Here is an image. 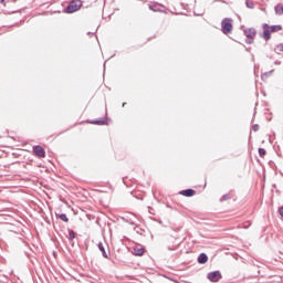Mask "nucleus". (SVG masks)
Here are the masks:
<instances>
[{"label": "nucleus", "instance_id": "obj_1", "mask_svg": "<svg viewBox=\"0 0 283 283\" xmlns=\"http://www.w3.org/2000/svg\"><path fill=\"white\" fill-rule=\"evenodd\" d=\"M281 30L282 25L280 24L269 25L268 23H264L262 36L264 41H271V32H280Z\"/></svg>", "mask_w": 283, "mask_h": 283}, {"label": "nucleus", "instance_id": "obj_2", "mask_svg": "<svg viewBox=\"0 0 283 283\" xmlns=\"http://www.w3.org/2000/svg\"><path fill=\"white\" fill-rule=\"evenodd\" d=\"M244 36H245V43L248 45H253L255 41V36H258V31L255 28H249L243 30Z\"/></svg>", "mask_w": 283, "mask_h": 283}, {"label": "nucleus", "instance_id": "obj_3", "mask_svg": "<svg viewBox=\"0 0 283 283\" xmlns=\"http://www.w3.org/2000/svg\"><path fill=\"white\" fill-rule=\"evenodd\" d=\"M82 7L83 2H81V0H72L64 10L66 14H74V12H78Z\"/></svg>", "mask_w": 283, "mask_h": 283}, {"label": "nucleus", "instance_id": "obj_4", "mask_svg": "<svg viewBox=\"0 0 283 283\" xmlns=\"http://www.w3.org/2000/svg\"><path fill=\"white\" fill-rule=\"evenodd\" d=\"M221 32L223 34H231L233 32V20L231 18H224L221 21Z\"/></svg>", "mask_w": 283, "mask_h": 283}, {"label": "nucleus", "instance_id": "obj_5", "mask_svg": "<svg viewBox=\"0 0 283 283\" xmlns=\"http://www.w3.org/2000/svg\"><path fill=\"white\" fill-rule=\"evenodd\" d=\"M207 279L209 282L217 283L219 280L222 279V273L220 271H212L207 274Z\"/></svg>", "mask_w": 283, "mask_h": 283}, {"label": "nucleus", "instance_id": "obj_6", "mask_svg": "<svg viewBox=\"0 0 283 283\" xmlns=\"http://www.w3.org/2000/svg\"><path fill=\"white\" fill-rule=\"evenodd\" d=\"M33 154L38 158H45V148H43L41 145L33 146Z\"/></svg>", "mask_w": 283, "mask_h": 283}, {"label": "nucleus", "instance_id": "obj_7", "mask_svg": "<svg viewBox=\"0 0 283 283\" xmlns=\"http://www.w3.org/2000/svg\"><path fill=\"white\" fill-rule=\"evenodd\" d=\"M87 123H90V125H99V126L108 125L107 113H105V117L99 118V119H92V120H88Z\"/></svg>", "mask_w": 283, "mask_h": 283}, {"label": "nucleus", "instance_id": "obj_8", "mask_svg": "<svg viewBox=\"0 0 283 283\" xmlns=\"http://www.w3.org/2000/svg\"><path fill=\"white\" fill-rule=\"evenodd\" d=\"M196 193V190L188 188L180 191L181 196H185V198H193V195Z\"/></svg>", "mask_w": 283, "mask_h": 283}, {"label": "nucleus", "instance_id": "obj_9", "mask_svg": "<svg viewBox=\"0 0 283 283\" xmlns=\"http://www.w3.org/2000/svg\"><path fill=\"white\" fill-rule=\"evenodd\" d=\"M197 262L198 264H207V262H209V256L207 255V253L202 252L199 254Z\"/></svg>", "mask_w": 283, "mask_h": 283}, {"label": "nucleus", "instance_id": "obj_10", "mask_svg": "<svg viewBox=\"0 0 283 283\" xmlns=\"http://www.w3.org/2000/svg\"><path fill=\"white\" fill-rule=\"evenodd\" d=\"M133 255H137L138 258L145 255V248H143V247H135L133 249Z\"/></svg>", "mask_w": 283, "mask_h": 283}, {"label": "nucleus", "instance_id": "obj_11", "mask_svg": "<svg viewBox=\"0 0 283 283\" xmlns=\"http://www.w3.org/2000/svg\"><path fill=\"white\" fill-rule=\"evenodd\" d=\"M97 249H99L103 258H105L106 260L109 258V255L107 254V251H105V245H103V242H99L97 244Z\"/></svg>", "mask_w": 283, "mask_h": 283}, {"label": "nucleus", "instance_id": "obj_12", "mask_svg": "<svg viewBox=\"0 0 283 283\" xmlns=\"http://www.w3.org/2000/svg\"><path fill=\"white\" fill-rule=\"evenodd\" d=\"M274 11H275V14H277L279 17H282V14H283V4H276L275 7H274Z\"/></svg>", "mask_w": 283, "mask_h": 283}, {"label": "nucleus", "instance_id": "obj_13", "mask_svg": "<svg viewBox=\"0 0 283 283\" xmlns=\"http://www.w3.org/2000/svg\"><path fill=\"white\" fill-rule=\"evenodd\" d=\"M56 218H60L62 222H70V218L65 213H55Z\"/></svg>", "mask_w": 283, "mask_h": 283}, {"label": "nucleus", "instance_id": "obj_14", "mask_svg": "<svg viewBox=\"0 0 283 283\" xmlns=\"http://www.w3.org/2000/svg\"><path fill=\"white\" fill-rule=\"evenodd\" d=\"M67 231H69V241L73 242L74 239L76 238V232H74V230L72 229H69Z\"/></svg>", "mask_w": 283, "mask_h": 283}, {"label": "nucleus", "instance_id": "obj_15", "mask_svg": "<svg viewBox=\"0 0 283 283\" xmlns=\"http://www.w3.org/2000/svg\"><path fill=\"white\" fill-rule=\"evenodd\" d=\"M245 6L249 8V10H253V8H255V3H253L252 0H247Z\"/></svg>", "mask_w": 283, "mask_h": 283}, {"label": "nucleus", "instance_id": "obj_16", "mask_svg": "<svg viewBox=\"0 0 283 283\" xmlns=\"http://www.w3.org/2000/svg\"><path fill=\"white\" fill-rule=\"evenodd\" d=\"M226 200H231V195L230 193H226L220 198V202H226Z\"/></svg>", "mask_w": 283, "mask_h": 283}, {"label": "nucleus", "instance_id": "obj_17", "mask_svg": "<svg viewBox=\"0 0 283 283\" xmlns=\"http://www.w3.org/2000/svg\"><path fill=\"white\" fill-rule=\"evenodd\" d=\"M149 10H153V12H158V4H156V3H150V4H149Z\"/></svg>", "mask_w": 283, "mask_h": 283}, {"label": "nucleus", "instance_id": "obj_18", "mask_svg": "<svg viewBox=\"0 0 283 283\" xmlns=\"http://www.w3.org/2000/svg\"><path fill=\"white\" fill-rule=\"evenodd\" d=\"M259 156H260V158H264V156H266V149L259 148Z\"/></svg>", "mask_w": 283, "mask_h": 283}, {"label": "nucleus", "instance_id": "obj_19", "mask_svg": "<svg viewBox=\"0 0 283 283\" xmlns=\"http://www.w3.org/2000/svg\"><path fill=\"white\" fill-rule=\"evenodd\" d=\"M124 222H127L128 224H132V227H136V222L129 220V219H126V218H123Z\"/></svg>", "mask_w": 283, "mask_h": 283}, {"label": "nucleus", "instance_id": "obj_20", "mask_svg": "<svg viewBox=\"0 0 283 283\" xmlns=\"http://www.w3.org/2000/svg\"><path fill=\"white\" fill-rule=\"evenodd\" d=\"M276 50L277 52H283V44L282 43L277 44Z\"/></svg>", "mask_w": 283, "mask_h": 283}, {"label": "nucleus", "instance_id": "obj_21", "mask_svg": "<svg viewBox=\"0 0 283 283\" xmlns=\"http://www.w3.org/2000/svg\"><path fill=\"white\" fill-rule=\"evenodd\" d=\"M252 129H253V132H259V130H260V125L254 124V125L252 126Z\"/></svg>", "mask_w": 283, "mask_h": 283}, {"label": "nucleus", "instance_id": "obj_22", "mask_svg": "<svg viewBox=\"0 0 283 283\" xmlns=\"http://www.w3.org/2000/svg\"><path fill=\"white\" fill-rule=\"evenodd\" d=\"M279 216L283 218V206L279 208Z\"/></svg>", "mask_w": 283, "mask_h": 283}, {"label": "nucleus", "instance_id": "obj_23", "mask_svg": "<svg viewBox=\"0 0 283 283\" xmlns=\"http://www.w3.org/2000/svg\"><path fill=\"white\" fill-rule=\"evenodd\" d=\"M176 248L174 247H168V251H174Z\"/></svg>", "mask_w": 283, "mask_h": 283}, {"label": "nucleus", "instance_id": "obj_24", "mask_svg": "<svg viewBox=\"0 0 283 283\" xmlns=\"http://www.w3.org/2000/svg\"><path fill=\"white\" fill-rule=\"evenodd\" d=\"M197 17H202V13H195Z\"/></svg>", "mask_w": 283, "mask_h": 283}, {"label": "nucleus", "instance_id": "obj_25", "mask_svg": "<svg viewBox=\"0 0 283 283\" xmlns=\"http://www.w3.org/2000/svg\"><path fill=\"white\" fill-rule=\"evenodd\" d=\"M125 105H127V103L124 102V103L122 104V107H125Z\"/></svg>", "mask_w": 283, "mask_h": 283}, {"label": "nucleus", "instance_id": "obj_26", "mask_svg": "<svg viewBox=\"0 0 283 283\" xmlns=\"http://www.w3.org/2000/svg\"><path fill=\"white\" fill-rule=\"evenodd\" d=\"M6 0H0V3H3Z\"/></svg>", "mask_w": 283, "mask_h": 283}, {"label": "nucleus", "instance_id": "obj_27", "mask_svg": "<svg viewBox=\"0 0 283 283\" xmlns=\"http://www.w3.org/2000/svg\"><path fill=\"white\" fill-rule=\"evenodd\" d=\"M105 63H106V62H104V70H105Z\"/></svg>", "mask_w": 283, "mask_h": 283}, {"label": "nucleus", "instance_id": "obj_28", "mask_svg": "<svg viewBox=\"0 0 283 283\" xmlns=\"http://www.w3.org/2000/svg\"><path fill=\"white\" fill-rule=\"evenodd\" d=\"M87 34H92V32H88Z\"/></svg>", "mask_w": 283, "mask_h": 283}]
</instances>
